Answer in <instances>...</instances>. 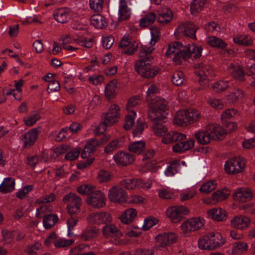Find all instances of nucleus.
Returning <instances> with one entry per match:
<instances>
[{
  "instance_id": "nucleus-42",
  "label": "nucleus",
  "mask_w": 255,
  "mask_h": 255,
  "mask_svg": "<svg viewBox=\"0 0 255 255\" xmlns=\"http://www.w3.org/2000/svg\"><path fill=\"white\" fill-rule=\"evenodd\" d=\"M197 191L193 188H188L181 191L180 194V200L182 202L189 200L193 198L197 194Z\"/></svg>"
},
{
  "instance_id": "nucleus-33",
  "label": "nucleus",
  "mask_w": 255,
  "mask_h": 255,
  "mask_svg": "<svg viewBox=\"0 0 255 255\" xmlns=\"http://www.w3.org/2000/svg\"><path fill=\"white\" fill-rule=\"evenodd\" d=\"M214 250L222 246L225 243V239L219 232L209 233Z\"/></svg>"
},
{
  "instance_id": "nucleus-49",
  "label": "nucleus",
  "mask_w": 255,
  "mask_h": 255,
  "mask_svg": "<svg viewBox=\"0 0 255 255\" xmlns=\"http://www.w3.org/2000/svg\"><path fill=\"white\" fill-rule=\"evenodd\" d=\"M233 41L235 43L246 46H249L253 44L252 38L245 35H237L233 38Z\"/></svg>"
},
{
  "instance_id": "nucleus-28",
  "label": "nucleus",
  "mask_w": 255,
  "mask_h": 255,
  "mask_svg": "<svg viewBox=\"0 0 255 255\" xmlns=\"http://www.w3.org/2000/svg\"><path fill=\"white\" fill-rule=\"evenodd\" d=\"M137 215V211L133 208H129L125 210L120 216L121 222L128 224L134 221Z\"/></svg>"
},
{
  "instance_id": "nucleus-34",
  "label": "nucleus",
  "mask_w": 255,
  "mask_h": 255,
  "mask_svg": "<svg viewBox=\"0 0 255 255\" xmlns=\"http://www.w3.org/2000/svg\"><path fill=\"white\" fill-rule=\"evenodd\" d=\"M15 181L13 178L7 177L0 185V192L3 194L11 192L14 189Z\"/></svg>"
},
{
  "instance_id": "nucleus-62",
  "label": "nucleus",
  "mask_w": 255,
  "mask_h": 255,
  "mask_svg": "<svg viewBox=\"0 0 255 255\" xmlns=\"http://www.w3.org/2000/svg\"><path fill=\"white\" fill-rule=\"evenodd\" d=\"M74 240L72 239H66L64 238H61L57 237V240L55 243V247L56 248H64L69 246L73 244Z\"/></svg>"
},
{
  "instance_id": "nucleus-26",
  "label": "nucleus",
  "mask_w": 255,
  "mask_h": 255,
  "mask_svg": "<svg viewBox=\"0 0 255 255\" xmlns=\"http://www.w3.org/2000/svg\"><path fill=\"white\" fill-rule=\"evenodd\" d=\"M236 113V111L234 109H228L224 111L221 116V121L223 125L227 127L237 128L238 126L237 123L229 121Z\"/></svg>"
},
{
  "instance_id": "nucleus-22",
  "label": "nucleus",
  "mask_w": 255,
  "mask_h": 255,
  "mask_svg": "<svg viewBox=\"0 0 255 255\" xmlns=\"http://www.w3.org/2000/svg\"><path fill=\"white\" fill-rule=\"evenodd\" d=\"M195 137L198 143L202 144H208L212 139L211 130L208 128L199 129L195 133Z\"/></svg>"
},
{
  "instance_id": "nucleus-59",
  "label": "nucleus",
  "mask_w": 255,
  "mask_h": 255,
  "mask_svg": "<svg viewBox=\"0 0 255 255\" xmlns=\"http://www.w3.org/2000/svg\"><path fill=\"white\" fill-rule=\"evenodd\" d=\"M111 173L108 171L102 170L99 171L97 175V178L100 183L107 182L111 179Z\"/></svg>"
},
{
  "instance_id": "nucleus-14",
  "label": "nucleus",
  "mask_w": 255,
  "mask_h": 255,
  "mask_svg": "<svg viewBox=\"0 0 255 255\" xmlns=\"http://www.w3.org/2000/svg\"><path fill=\"white\" fill-rule=\"evenodd\" d=\"M230 192L226 188L219 189L214 192L210 198L204 199L202 201L208 205L215 204L228 198Z\"/></svg>"
},
{
  "instance_id": "nucleus-47",
  "label": "nucleus",
  "mask_w": 255,
  "mask_h": 255,
  "mask_svg": "<svg viewBox=\"0 0 255 255\" xmlns=\"http://www.w3.org/2000/svg\"><path fill=\"white\" fill-rule=\"evenodd\" d=\"M58 220V217L55 215L48 214L43 221V224L46 229H50Z\"/></svg>"
},
{
  "instance_id": "nucleus-60",
  "label": "nucleus",
  "mask_w": 255,
  "mask_h": 255,
  "mask_svg": "<svg viewBox=\"0 0 255 255\" xmlns=\"http://www.w3.org/2000/svg\"><path fill=\"white\" fill-rule=\"evenodd\" d=\"M81 148L80 147H76L72 150L68 152L65 156L66 160L69 161H73L77 159L79 157V154L81 151Z\"/></svg>"
},
{
  "instance_id": "nucleus-24",
  "label": "nucleus",
  "mask_w": 255,
  "mask_h": 255,
  "mask_svg": "<svg viewBox=\"0 0 255 255\" xmlns=\"http://www.w3.org/2000/svg\"><path fill=\"white\" fill-rule=\"evenodd\" d=\"M248 249V245L244 242H238L234 243L231 249L227 251L230 255H241L246 253Z\"/></svg>"
},
{
  "instance_id": "nucleus-40",
  "label": "nucleus",
  "mask_w": 255,
  "mask_h": 255,
  "mask_svg": "<svg viewBox=\"0 0 255 255\" xmlns=\"http://www.w3.org/2000/svg\"><path fill=\"white\" fill-rule=\"evenodd\" d=\"M91 24L97 28H103L107 25L105 18L101 14L93 15L91 18Z\"/></svg>"
},
{
  "instance_id": "nucleus-48",
  "label": "nucleus",
  "mask_w": 255,
  "mask_h": 255,
  "mask_svg": "<svg viewBox=\"0 0 255 255\" xmlns=\"http://www.w3.org/2000/svg\"><path fill=\"white\" fill-rule=\"evenodd\" d=\"M189 220L194 232L201 229L205 224V219L201 217H195Z\"/></svg>"
},
{
  "instance_id": "nucleus-31",
  "label": "nucleus",
  "mask_w": 255,
  "mask_h": 255,
  "mask_svg": "<svg viewBox=\"0 0 255 255\" xmlns=\"http://www.w3.org/2000/svg\"><path fill=\"white\" fill-rule=\"evenodd\" d=\"M102 232L107 237L120 238L122 235L121 232L113 224H106L103 228Z\"/></svg>"
},
{
  "instance_id": "nucleus-7",
  "label": "nucleus",
  "mask_w": 255,
  "mask_h": 255,
  "mask_svg": "<svg viewBox=\"0 0 255 255\" xmlns=\"http://www.w3.org/2000/svg\"><path fill=\"white\" fill-rule=\"evenodd\" d=\"M86 203L91 208H103L106 205V195L101 191L95 190L87 196Z\"/></svg>"
},
{
  "instance_id": "nucleus-21",
  "label": "nucleus",
  "mask_w": 255,
  "mask_h": 255,
  "mask_svg": "<svg viewBox=\"0 0 255 255\" xmlns=\"http://www.w3.org/2000/svg\"><path fill=\"white\" fill-rule=\"evenodd\" d=\"M173 18L172 11L168 7H161L158 10L157 21L162 24H166Z\"/></svg>"
},
{
  "instance_id": "nucleus-13",
  "label": "nucleus",
  "mask_w": 255,
  "mask_h": 255,
  "mask_svg": "<svg viewBox=\"0 0 255 255\" xmlns=\"http://www.w3.org/2000/svg\"><path fill=\"white\" fill-rule=\"evenodd\" d=\"M251 224V219L243 215L235 216L230 220V226L232 228L242 231L248 229Z\"/></svg>"
},
{
  "instance_id": "nucleus-25",
  "label": "nucleus",
  "mask_w": 255,
  "mask_h": 255,
  "mask_svg": "<svg viewBox=\"0 0 255 255\" xmlns=\"http://www.w3.org/2000/svg\"><path fill=\"white\" fill-rule=\"evenodd\" d=\"M182 45L180 42L177 41L171 43L168 45V49L166 52V55L168 56L175 53V54L173 60L177 64H179L181 62L182 59H183L182 57H180L179 61L175 60V58L177 55L181 53V52L182 51Z\"/></svg>"
},
{
  "instance_id": "nucleus-10",
  "label": "nucleus",
  "mask_w": 255,
  "mask_h": 255,
  "mask_svg": "<svg viewBox=\"0 0 255 255\" xmlns=\"http://www.w3.org/2000/svg\"><path fill=\"white\" fill-rule=\"evenodd\" d=\"M120 108L117 105H113L111 106L105 117V118L101 121L100 126L108 127H112L117 123L120 117L119 111Z\"/></svg>"
},
{
  "instance_id": "nucleus-12",
  "label": "nucleus",
  "mask_w": 255,
  "mask_h": 255,
  "mask_svg": "<svg viewBox=\"0 0 255 255\" xmlns=\"http://www.w3.org/2000/svg\"><path fill=\"white\" fill-rule=\"evenodd\" d=\"M88 222L94 225L108 224L112 222L111 214L107 212L92 213L87 218Z\"/></svg>"
},
{
  "instance_id": "nucleus-2",
  "label": "nucleus",
  "mask_w": 255,
  "mask_h": 255,
  "mask_svg": "<svg viewBox=\"0 0 255 255\" xmlns=\"http://www.w3.org/2000/svg\"><path fill=\"white\" fill-rule=\"evenodd\" d=\"M149 104L150 110L148 112V117L154 126H162L163 123H165L166 117L161 113L164 112L167 109V103L163 99L156 97L151 100Z\"/></svg>"
},
{
  "instance_id": "nucleus-57",
  "label": "nucleus",
  "mask_w": 255,
  "mask_h": 255,
  "mask_svg": "<svg viewBox=\"0 0 255 255\" xmlns=\"http://www.w3.org/2000/svg\"><path fill=\"white\" fill-rule=\"evenodd\" d=\"M80 128H62L56 135L55 140L61 141L66 138L68 131L72 133L77 132Z\"/></svg>"
},
{
  "instance_id": "nucleus-56",
  "label": "nucleus",
  "mask_w": 255,
  "mask_h": 255,
  "mask_svg": "<svg viewBox=\"0 0 255 255\" xmlns=\"http://www.w3.org/2000/svg\"><path fill=\"white\" fill-rule=\"evenodd\" d=\"M184 80V74L181 71H175L172 76V83L176 85H181Z\"/></svg>"
},
{
  "instance_id": "nucleus-23",
  "label": "nucleus",
  "mask_w": 255,
  "mask_h": 255,
  "mask_svg": "<svg viewBox=\"0 0 255 255\" xmlns=\"http://www.w3.org/2000/svg\"><path fill=\"white\" fill-rule=\"evenodd\" d=\"M234 198L236 200L244 202L251 200L253 198V193L249 188H241L236 190Z\"/></svg>"
},
{
  "instance_id": "nucleus-64",
  "label": "nucleus",
  "mask_w": 255,
  "mask_h": 255,
  "mask_svg": "<svg viewBox=\"0 0 255 255\" xmlns=\"http://www.w3.org/2000/svg\"><path fill=\"white\" fill-rule=\"evenodd\" d=\"M244 95V91L240 89H235L233 92L229 95L230 99L232 102L241 100Z\"/></svg>"
},
{
  "instance_id": "nucleus-63",
  "label": "nucleus",
  "mask_w": 255,
  "mask_h": 255,
  "mask_svg": "<svg viewBox=\"0 0 255 255\" xmlns=\"http://www.w3.org/2000/svg\"><path fill=\"white\" fill-rule=\"evenodd\" d=\"M91 9L94 11L100 12L103 7V0H89Z\"/></svg>"
},
{
  "instance_id": "nucleus-19",
  "label": "nucleus",
  "mask_w": 255,
  "mask_h": 255,
  "mask_svg": "<svg viewBox=\"0 0 255 255\" xmlns=\"http://www.w3.org/2000/svg\"><path fill=\"white\" fill-rule=\"evenodd\" d=\"M118 18L119 21L126 20L131 15L130 9L128 5H130V0H120Z\"/></svg>"
},
{
  "instance_id": "nucleus-46",
  "label": "nucleus",
  "mask_w": 255,
  "mask_h": 255,
  "mask_svg": "<svg viewBox=\"0 0 255 255\" xmlns=\"http://www.w3.org/2000/svg\"><path fill=\"white\" fill-rule=\"evenodd\" d=\"M180 234L184 237H188L192 232H194L189 219L183 222L180 226Z\"/></svg>"
},
{
  "instance_id": "nucleus-43",
  "label": "nucleus",
  "mask_w": 255,
  "mask_h": 255,
  "mask_svg": "<svg viewBox=\"0 0 255 255\" xmlns=\"http://www.w3.org/2000/svg\"><path fill=\"white\" fill-rule=\"evenodd\" d=\"M208 43L212 47L222 49L226 48L227 46L224 40L216 36L209 37Z\"/></svg>"
},
{
  "instance_id": "nucleus-27",
  "label": "nucleus",
  "mask_w": 255,
  "mask_h": 255,
  "mask_svg": "<svg viewBox=\"0 0 255 255\" xmlns=\"http://www.w3.org/2000/svg\"><path fill=\"white\" fill-rule=\"evenodd\" d=\"M195 144L193 138H189L186 141H183L175 144L172 147V150L175 152H183L192 148Z\"/></svg>"
},
{
  "instance_id": "nucleus-6",
  "label": "nucleus",
  "mask_w": 255,
  "mask_h": 255,
  "mask_svg": "<svg viewBox=\"0 0 255 255\" xmlns=\"http://www.w3.org/2000/svg\"><path fill=\"white\" fill-rule=\"evenodd\" d=\"M154 129V132L156 135L163 136L162 141L165 144L182 140L186 138V135L184 133L176 131H168L167 128Z\"/></svg>"
},
{
  "instance_id": "nucleus-58",
  "label": "nucleus",
  "mask_w": 255,
  "mask_h": 255,
  "mask_svg": "<svg viewBox=\"0 0 255 255\" xmlns=\"http://www.w3.org/2000/svg\"><path fill=\"white\" fill-rule=\"evenodd\" d=\"M136 116V113L133 111L128 112L125 118V125L124 128H132L134 124V119Z\"/></svg>"
},
{
  "instance_id": "nucleus-53",
  "label": "nucleus",
  "mask_w": 255,
  "mask_h": 255,
  "mask_svg": "<svg viewBox=\"0 0 255 255\" xmlns=\"http://www.w3.org/2000/svg\"><path fill=\"white\" fill-rule=\"evenodd\" d=\"M158 222V219L154 217L150 216L145 218L141 229L143 231H147L153 226H155Z\"/></svg>"
},
{
  "instance_id": "nucleus-17",
  "label": "nucleus",
  "mask_w": 255,
  "mask_h": 255,
  "mask_svg": "<svg viewBox=\"0 0 255 255\" xmlns=\"http://www.w3.org/2000/svg\"><path fill=\"white\" fill-rule=\"evenodd\" d=\"M207 216L215 222H224L227 219V212L221 207H214L207 211Z\"/></svg>"
},
{
  "instance_id": "nucleus-51",
  "label": "nucleus",
  "mask_w": 255,
  "mask_h": 255,
  "mask_svg": "<svg viewBox=\"0 0 255 255\" xmlns=\"http://www.w3.org/2000/svg\"><path fill=\"white\" fill-rule=\"evenodd\" d=\"M136 179L130 178L123 180L120 182V185L128 190H133L137 188Z\"/></svg>"
},
{
  "instance_id": "nucleus-37",
  "label": "nucleus",
  "mask_w": 255,
  "mask_h": 255,
  "mask_svg": "<svg viewBox=\"0 0 255 255\" xmlns=\"http://www.w3.org/2000/svg\"><path fill=\"white\" fill-rule=\"evenodd\" d=\"M69 11L67 9L61 8L54 11L53 16L55 19L60 23H65L67 21Z\"/></svg>"
},
{
  "instance_id": "nucleus-1",
  "label": "nucleus",
  "mask_w": 255,
  "mask_h": 255,
  "mask_svg": "<svg viewBox=\"0 0 255 255\" xmlns=\"http://www.w3.org/2000/svg\"><path fill=\"white\" fill-rule=\"evenodd\" d=\"M154 48L146 46H141L139 52V59L134 64L135 71L142 78L151 79L155 76L158 73L159 69L157 67L153 66L150 63L153 60L150 54Z\"/></svg>"
},
{
  "instance_id": "nucleus-16",
  "label": "nucleus",
  "mask_w": 255,
  "mask_h": 255,
  "mask_svg": "<svg viewBox=\"0 0 255 255\" xmlns=\"http://www.w3.org/2000/svg\"><path fill=\"white\" fill-rule=\"evenodd\" d=\"M113 159L118 165L126 166L133 163L135 157L131 153L122 151L116 153L114 155Z\"/></svg>"
},
{
  "instance_id": "nucleus-52",
  "label": "nucleus",
  "mask_w": 255,
  "mask_h": 255,
  "mask_svg": "<svg viewBox=\"0 0 255 255\" xmlns=\"http://www.w3.org/2000/svg\"><path fill=\"white\" fill-rule=\"evenodd\" d=\"M211 130L212 139L214 140L222 139L227 131L225 128H208Z\"/></svg>"
},
{
  "instance_id": "nucleus-5",
  "label": "nucleus",
  "mask_w": 255,
  "mask_h": 255,
  "mask_svg": "<svg viewBox=\"0 0 255 255\" xmlns=\"http://www.w3.org/2000/svg\"><path fill=\"white\" fill-rule=\"evenodd\" d=\"M246 165V161L244 158L235 157L226 161L225 170L228 174H237L243 172Z\"/></svg>"
},
{
  "instance_id": "nucleus-54",
  "label": "nucleus",
  "mask_w": 255,
  "mask_h": 255,
  "mask_svg": "<svg viewBox=\"0 0 255 255\" xmlns=\"http://www.w3.org/2000/svg\"><path fill=\"white\" fill-rule=\"evenodd\" d=\"M40 119V115L36 112L32 113L29 116L24 118V122L26 126H32L37 121Z\"/></svg>"
},
{
  "instance_id": "nucleus-44",
  "label": "nucleus",
  "mask_w": 255,
  "mask_h": 255,
  "mask_svg": "<svg viewBox=\"0 0 255 255\" xmlns=\"http://www.w3.org/2000/svg\"><path fill=\"white\" fill-rule=\"evenodd\" d=\"M180 163L177 161L172 162L166 168L164 173L166 176H174L178 171Z\"/></svg>"
},
{
  "instance_id": "nucleus-20",
  "label": "nucleus",
  "mask_w": 255,
  "mask_h": 255,
  "mask_svg": "<svg viewBox=\"0 0 255 255\" xmlns=\"http://www.w3.org/2000/svg\"><path fill=\"white\" fill-rule=\"evenodd\" d=\"M38 135V131L36 128H31L26 132L22 138L23 146L28 148L32 146L36 141Z\"/></svg>"
},
{
  "instance_id": "nucleus-50",
  "label": "nucleus",
  "mask_w": 255,
  "mask_h": 255,
  "mask_svg": "<svg viewBox=\"0 0 255 255\" xmlns=\"http://www.w3.org/2000/svg\"><path fill=\"white\" fill-rule=\"evenodd\" d=\"M156 15L153 12H150L142 17L140 21V25L145 27L153 23L155 20Z\"/></svg>"
},
{
  "instance_id": "nucleus-41",
  "label": "nucleus",
  "mask_w": 255,
  "mask_h": 255,
  "mask_svg": "<svg viewBox=\"0 0 255 255\" xmlns=\"http://www.w3.org/2000/svg\"><path fill=\"white\" fill-rule=\"evenodd\" d=\"M206 3V0H193L190 6L191 13L196 14L203 10Z\"/></svg>"
},
{
  "instance_id": "nucleus-11",
  "label": "nucleus",
  "mask_w": 255,
  "mask_h": 255,
  "mask_svg": "<svg viewBox=\"0 0 255 255\" xmlns=\"http://www.w3.org/2000/svg\"><path fill=\"white\" fill-rule=\"evenodd\" d=\"M189 212V209L184 206H176L168 207L166 210V214L172 222L177 223Z\"/></svg>"
},
{
  "instance_id": "nucleus-30",
  "label": "nucleus",
  "mask_w": 255,
  "mask_h": 255,
  "mask_svg": "<svg viewBox=\"0 0 255 255\" xmlns=\"http://www.w3.org/2000/svg\"><path fill=\"white\" fill-rule=\"evenodd\" d=\"M196 74L200 77H208L212 72V69L207 63H201L194 66Z\"/></svg>"
},
{
  "instance_id": "nucleus-4",
  "label": "nucleus",
  "mask_w": 255,
  "mask_h": 255,
  "mask_svg": "<svg viewBox=\"0 0 255 255\" xmlns=\"http://www.w3.org/2000/svg\"><path fill=\"white\" fill-rule=\"evenodd\" d=\"M63 202L67 204V209L69 214H77L80 212L82 200L76 194L70 193L66 195L63 198Z\"/></svg>"
},
{
  "instance_id": "nucleus-8",
  "label": "nucleus",
  "mask_w": 255,
  "mask_h": 255,
  "mask_svg": "<svg viewBox=\"0 0 255 255\" xmlns=\"http://www.w3.org/2000/svg\"><path fill=\"white\" fill-rule=\"evenodd\" d=\"M108 197L111 202L121 204L127 202L128 194L121 187L113 186L108 190Z\"/></svg>"
},
{
  "instance_id": "nucleus-32",
  "label": "nucleus",
  "mask_w": 255,
  "mask_h": 255,
  "mask_svg": "<svg viewBox=\"0 0 255 255\" xmlns=\"http://www.w3.org/2000/svg\"><path fill=\"white\" fill-rule=\"evenodd\" d=\"M217 187V181L213 179L209 180L204 182L201 184L199 191L203 194H208L215 190Z\"/></svg>"
},
{
  "instance_id": "nucleus-61",
  "label": "nucleus",
  "mask_w": 255,
  "mask_h": 255,
  "mask_svg": "<svg viewBox=\"0 0 255 255\" xmlns=\"http://www.w3.org/2000/svg\"><path fill=\"white\" fill-rule=\"evenodd\" d=\"M228 87L227 81H219L215 83L212 86L213 90L217 93H220L226 90Z\"/></svg>"
},
{
  "instance_id": "nucleus-35",
  "label": "nucleus",
  "mask_w": 255,
  "mask_h": 255,
  "mask_svg": "<svg viewBox=\"0 0 255 255\" xmlns=\"http://www.w3.org/2000/svg\"><path fill=\"white\" fill-rule=\"evenodd\" d=\"M198 247L201 250L211 251L214 250L209 234L199 239Z\"/></svg>"
},
{
  "instance_id": "nucleus-36",
  "label": "nucleus",
  "mask_w": 255,
  "mask_h": 255,
  "mask_svg": "<svg viewBox=\"0 0 255 255\" xmlns=\"http://www.w3.org/2000/svg\"><path fill=\"white\" fill-rule=\"evenodd\" d=\"M228 70L234 78L240 81L244 80V72L240 66L231 64Z\"/></svg>"
},
{
  "instance_id": "nucleus-45",
  "label": "nucleus",
  "mask_w": 255,
  "mask_h": 255,
  "mask_svg": "<svg viewBox=\"0 0 255 255\" xmlns=\"http://www.w3.org/2000/svg\"><path fill=\"white\" fill-rule=\"evenodd\" d=\"M96 187L91 184H84L79 186L77 188V191L78 193L82 195L90 194L93 191L95 190Z\"/></svg>"
},
{
  "instance_id": "nucleus-38",
  "label": "nucleus",
  "mask_w": 255,
  "mask_h": 255,
  "mask_svg": "<svg viewBox=\"0 0 255 255\" xmlns=\"http://www.w3.org/2000/svg\"><path fill=\"white\" fill-rule=\"evenodd\" d=\"M145 147V142L143 141L139 140L132 142L129 144L128 149L131 153L140 154L143 151Z\"/></svg>"
},
{
  "instance_id": "nucleus-29",
  "label": "nucleus",
  "mask_w": 255,
  "mask_h": 255,
  "mask_svg": "<svg viewBox=\"0 0 255 255\" xmlns=\"http://www.w3.org/2000/svg\"><path fill=\"white\" fill-rule=\"evenodd\" d=\"M99 145L98 140L94 139H90L85 145L81 153V157L83 159L88 158L92 153Z\"/></svg>"
},
{
  "instance_id": "nucleus-15",
  "label": "nucleus",
  "mask_w": 255,
  "mask_h": 255,
  "mask_svg": "<svg viewBox=\"0 0 255 255\" xmlns=\"http://www.w3.org/2000/svg\"><path fill=\"white\" fill-rule=\"evenodd\" d=\"M178 239V235L173 232L160 234L156 236L155 240L159 246L166 247L175 243Z\"/></svg>"
},
{
  "instance_id": "nucleus-18",
  "label": "nucleus",
  "mask_w": 255,
  "mask_h": 255,
  "mask_svg": "<svg viewBox=\"0 0 255 255\" xmlns=\"http://www.w3.org/2000/svg\"><path fill=\"white\" fill-rule=\"evenodd\" d=\"M198 29L194 24L192 22H187L180 24L176 30L179 33H182L184 35L196 39V31Z\"/></svg>"
},
{
  "instance_id": "nucleus-3",
  "label": "nucleus",
  "mask_w": 255,
  "mask_h": 255,
  "mask_svg": "<svg viewBox=\"0 0 255 255\" xmlns=\"http://www.w3.org/2000/svg\"><path fill=\"white\" fill-rule=\"evenodd\" d=\"M200 117L199 112L195 110H179L176 114L173 123L177 126L186 127L196 122Z\"/></svg>"
},
{
  "instance_id": "nucleus-39",
  "label": "nucleus",
  "mask_w": 255,
  "mask_h": 255,
  "mask_svg": "<svg viewBox=\"0 0 255 255\" xmlns=\"http://www.w3.org/2000/svg\"><path fill=\"white\" fill-rule=\"evenodd\" d=\"M117 89V82L115 80L111 81L106 86L105 95L108 100L114 98L116 96Z\"/></svg>"
},
{
  "instance_id": "nucleus-9",
  "label": "nucleus",
  "mask_w": 255,
  "mask_h": 255,
  "mask_svg": "<svg viewBox=\"0 0 255 255\" xmlns=\"http://www.w3.org/2000/svg\"><path fill=\"white\" fill-rule=\"evenodd\" d=\"M202 51V48L201 46H198L193 44L187 45L183 47L181 53L177 55L175 59L179 61L180 57H182L183 60H186L192 55L195 59H197L201 57Z\"/></svg>"
},
{
  "instance_id": "nucleus-55",
  "label": "nucleus",
  "mask_w": 255,
  "mask_h": 255,
  "mask_svg": "<svg viewBox=\"0 0 255 255\" xmlns=\"http://www.w3.org/2000/svg\"><path fill=\"white\" fill-rule=\"evenodd\" d=\"M69 149V145L66 144L61 145L52 150L50 152V156L52 158H56L60 155L64 153Z\"/></svg>"
}]
</instances>
